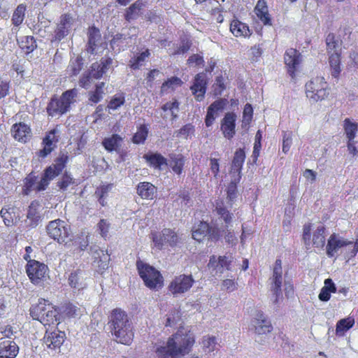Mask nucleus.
<instances>
[{"mask_svg":"<svg viewBox=\"0 0 358 358\" xmlns=\"http://www.w3.org/2000/svg\"><path fill=\"white\" fill-rule=\"evenodd\" d=\"M112 59L110 57L102 58L99 62L93 63L88 73L92 78L99 79L106 73L112 64Z\"/></svg>","mask_w":358,"mask_h":358,"instance_id":"obj_21","label":"nucleus"},{"mask_svg":"<svg viewBox=\"0 0 358 358\" xmlns=\"http://www.w3.org/2000/svg\"><path fill=\"white\" fill-rule=\"evenodd\" d=\"M237 116L233 112L227 113L221 120L220 129L224 136L230 140L236 134V122Z\"/></svg>","mask_w":358,"mask_h":358,"instance_id":"obj_20","label":"nucleus"},{"mask_svg":"<svg viewBox=\"0 0 358 358\" xmlns=\"http://www.w3.org/2000/svg\"><path fill=\"white\" fill-rule=\"evenodd\" d=\"M271 285V291L273 294V303H278L279 300L282 299V284L283 281L282 278V262L280 259L275 260L272 276L269 278Z\"/></svg>","mask_w":358,"mask_h":358,"instance_id":"obj_9","label":"nucleus"},{"mask_svg":"<svg viewBox=\"0 0 358 358\" xmlns=\"http://www.w3.org/2000/svg\"><path fill=\"white\" fill-rule=\"evenodd\" d=\"M47 271L48 266L36 260L28 261L26 266L27 275L31 282L35 285H38L41 282L45 276Z\"/></svg>","mask_w":358,"mask_h":358,"instance_id":"obj_12","label":"nucleus"},{"mask_svg":"<svg viewBox=\"0 0 358 358\" xmlns=\"http://www.w3.org/2000/svg\"><path fill=\"white\" fill-rule=\"evenodd\" d=\"M3 223L7 227L13 226L17 221V217L13 207H3L0 211Z\"/></svg>","mask_w":358,"mask_h":358,"instance_id":"obj_36","label":"nucleus"},{"mask_svg":"<svg viewBox=\"0 0 358 358\" xmlns=\"http://www.w3.org/2000/svg\"><path fill=\"white\" fill-rule=\"evenodd\" d=\"M68 161V152L62 151L55 163L45 169L39 180L34 172L29 173L23 180L22 194L28 196L33 191L39 192L45 190L50 182L62 172Z\"/></svg>","mask_w":358,"mask_h":358,"instance_id":"obj_1","label":"nucleus"},{"mask_svg":"<svg viewBox=\"0 0 358 358\" xmlns=\"http://www.w3.org/2000/svg\"><path fill=\"white\" fill-rule=\"evenodd\" d=\"M83 67V63L80 59L77 58L69 64L68 69L71 76H76L79 73Z\"/></svg>","mask_w":358,"mask_h":358,"instance_id":"obj_61","label":"nucleus"},{"mask_svg":"<svg viewBox=\"0 0 358 358\" xmlns=\"http://www.w3.org/2000/svg\"><path fill=\"white\" fill-rule=\"evenodd\" d=\"M209 230V224L206 222H201L197 226L192 229V238L200 242L207 236Z\"/></svg>","mask_w":358,"mask_h":358,"instance_id":"obj_42","label":"nucleus"},{"mask_svg":"<svg viewBox=\"0 0 358 358\" xmlns=\"http://www.w3.org/2000/svg\"><path fill=\"white\" fill-rule=\"evenodd\" d=\"M123 141V138L119 134H113L109 137L105 138L102 141L104 148L108 152L117 151Z\"/></svg>","mask_w":358,"mask_h":358,"instance_id":"obj_33","label":"nucleus"},{"mask_svg":"<svg viewBox=\"0 0 358 358\" xmlns=\"http://www.w3.org/2000/svg\"><path fill=\"white\" fill-rule=\"evenodd\" d=\"M11 131L15 139L25 143L28 140L30 128L24 123H18L13 125Z\"/></svg>","mask_w":358,"mask_h":358,"instance_id":"obj_26","label":"nucleus"},{"mask_svg":"<svg viewBox=\"0 0 358 358\" xmlns=\"http://www.w3.org/2000/svg\"><path fill=\"white\" fill-rule=\"evenodd\" d=\"M272 329L270 320L262 312L257 311L255 317L250 322L249 330L254 331L256 334L264 335L270 333Z\"/></svg>","mask_w":358,"mask_h":358,"instance_id":"obj_13","label":"nucleus"},{"mask_svg":"<svg viewBox=\"0 0 358 358\" xmlns=\"http://www.w3.org/2000/svg\"><path fill=\"white\" fill-rule=\"evenodd\" d=\"M77 95L78 90L73 88L65 91L59 97H52L46 108L48 115L61 116L69 111L71 105L74 103Z\"/></svg>","mask_w":358,"mask_h":358,"instance_id":"obj_5","label":"nucleus"},{"mask_svg":"<svg viewBox=\"0 0 358 358\" xmlns=\"http://www.w3.org/2000/svg\"><path fill=\"white\" fill-rule=\"evenodd\" d=\"M30 315L44 326L57 325L60 320L59 310L44 299H38V303L31 307Z\"/></svg>","mask_w":358,"mask_h":358,"instance_id":"obj_4","label":"nucleus"},{"mask_svg":"<svg viewBox=\"0 0 358 358\" xmlns=\"http://www.w3.org/2000/svg\"><path fill=\"white\" fill-rule=\"evenodd\" d=\"M230 31L236 37H247L250 35L248 26L238 20H233L231 21L230 24Z\"/></svg>","mask_w":358,"mask_h":358,"instance_id":"obj_30","label":"nucleus"},{"mask_svg":"<svg viewBox=\"0 0 358 358\" xmlns=\"http://www.w3.org/2000/svg\"><path fill=\"white\" fill-rule=\"evenodd\" d=\"M136 193L143 199L152 200L157 194V187L149 182H141L136 186Z\"/></svg>","mask_w":358,"mask_h":358,"instance_id":"obj_24","label":"nucleus"},{"mask_svg":"<svg viewBox=\"0 0 358 358\" xmlns=\"http://www.w3.org/2000/svg\"><path fill=\"white\" fill-rule=\"evenodd\" d=\"M203 350L206 353H210L217 349V341L215 336H204L202 341Z\"/></svg>","mask_w":358,"mask_h":358,"instance_id":"obj_50","label":"nucleus"},{"mask_svg":"<svg viewBox=\"0 0 358 358\" xmlns=\"http://www.w3.org/2000/svg\"><path fill=\"white\" fill-rule=\"evenodd\" d=\"M245 159V153L243 149L239 148L234 153V157L231 164L232 177H237V180L241 178V170Z\"/></svg>","mask_w":358,"mask_h":358,"instance_id":"obj_23","label":"nucleus"},{"mask_svg":"<svg viewBox=\"0 0 358 358\" xmlns=\"http://www.w3.org/2000/svg\"><path fill=\"white\" fill-rule=\"evenodd\" d=\"M301 61L302 56L297 50L294 48H289L286 50L284 55V62L287 69V73L292 79H294L296 76V71H297Z\"/></svg>","mask_w":358,"mask_h":358,"instance_id":"obj_14","label":"nucleus"},{"mask_svg":"<svg viewBox=\"0 0 358 358\" xmlns=\"http://www.w3.org/2000/svg\"><path fill=\"white\" fill-rule=\"evenodd\" d=\"M255 11L264 25H271V19L268 13L266 2L264 0H259L255 8Z\"/></svg>","mask_w":358,"mask_h":358,"instance_id":"obj_27","label":"nucleus"},{"mask_svg":"<svg viewBox=\"0 0 358 358\" xmlns=\"http://www.w3.org/2000/svg\"><path fill=\"white\" fill-rule=\"evenodd\" d=\"M325 228L320 226L313 233V244L318 248H323L325 245Z\"/></svg>","mask_w":358,"mask_h":358,"instance_id":"obj_45","label":"nucleus"},{"mask_svg":"<svg viewBox=\"0 0 358 358\" xmlns=\"http://www.w3.org/2000/svg\"><path fill=\"white\" fill-rule=\"evenodd\" d=\"M213 87L215 94L221 95L222 92L225 89L224 78L222 76L216 78Z\"/></svg>","mask_w":358,"mask_h":358,"instance_id":"obj_63","label":"nucleus"},{"mask_svg":"<svg viewBox=\"0 0 358 358\" xmlns=\"http://www.w3.org/2000/svg\"><path fill=\"white\" fill-rule=\"evenodd\" d=\"M131 37L122 34H115L110 41V47L115 53H119L121 50L129 47L131 41Z\"/></svg>","mask_w":358,"mask_h":358,"instance_id":"obj_25","label":"nucleus"},{"mask_svg":"<svg viewBox=\"0 0 358 358\" xmlns=\"http://www.w3.org/2000/svg\"><path fill=\"white\" fill-rule=\"evenodd\" d=\"M73 21V17L71 15H62L55 30V34L52 41H60L66 37L69 34Z\"/></svg>","mask_w":358,"mask_h":358,"instance_id":"obj_18","label":"nucleus"},{"mask_svg":"<svg viewBox=\"0 0 358 358\" xmlns=\"http://www.w3.org/2000/svg\"><path fill=\"white\" fill-rule=\"evenodd\" d=\"M20 347L13 340L0 341V358H16Z\"/></svg>","mask_w":358,"mask_h":358,"instance_id":"obj_22","label":"nucleus"},{"mask_svg":"<svg viewBox=\"0 0 358 358\" xmlns=\"http://www.w3.org/2000/svg\"><path fill=\"white\" fill-rule=\"evenodd\" d=\"M38 207V204L35 201H32L30 206H29L27 217L29 220V226L31 227H36L41 219Z\"/></svg>","mask_w":358,"mask_h":358,"instance_id":"obj_38","label":"nucleus"},{"mask_svg":"<svg viewBox=\"0 0 358 358\" xmlns=\"http://www.w3.org/2000/svg\"><path fill=\"white\" fill-rule=\"evenodd\" d=\"M191 46L192 42L187 38H183L181 39L180 44L177 45L172 55H184L188 52Z\"/></svg>","mask_w":358,"mask_h":358,"instance_id":"obj_56","label":"nucleus"},{"mask_svg":"<svg viewBox=\"0 0 358 358\" xmlns=\"http://www.w3.org/2000/svg\"><path fill=\"white\" fill-rule=\"evenodd\" d=\"M104 83H100L96 85L94 91L90 93L89 100L94 103H99L103 99Z\"/></svg>","mask_w":358,"mask_h":358,"instance_id":"obj_54","label":"nucleus"},{"mask_svg":"<svg viewBox=\"0 0 358 358\" xmlns=\"http://www.w3.org/2000/svg\"><path fill=\"white\" fill-rule=\"evenodd\" d=\"M208 266L209 268L216 269V273H222L224 269H229V261L225 256H220L217 259L215 256L210 257Z\"/></svg>","mask_w":358,"mask_h":358,"instance_id":"obj_32","label":"nucleus"},{"mask_svg":"<svg viewBox=\"0 0 358 358\" xmlns=\"http://www.w3.org/2000/svg\"><path fill=\"white\" fill-rule=\"evenodd\" d=\"M306 96L312 101L324 99L329 94L327 83L323 77H316L306 85Z\"/></svg>","mask_w":358,"mask_h":358,"instance_id":"obj_7","label":"nucleus"},{"mask_svg":"<svg viewBox=\"0 0 358 358\" xmlns=\"http://www.w3.org/2000/svg\"><path fill=\"white\" fill-rule=\"evenodd\" d=\"M181 320V314L180 312L178 310H173L171 312L169 315L166 319V327H173L178 324Z\"/></svg>","mask_w":358,"mask_h":358,"instance_id":"obj_58","label":"nucleus"},{"mask_svg":"<svg viewBox=\"0 0 358 358\" xmlns=\"http://www.w3.org/2000/svg\"><path fill=\"white\" fill-rule=\"evenodd\" d=\"M26 10L27 6L23 3L19 4L14 10L11 17V22L12 24L15 27H17L22 24L24 20Z\"/></svg>","mask_w":358,"mask_h":358,"instance_id":"obj_39","label":"nucleus"},{"mask_svg":"<svg viewBox=\"0 0 358 358\" xmlns=\"http://www.w3.org/2000/svg\"><path fill=\"white\" fill-rule=\"evenodd\" d=\"M336 292V287L331 278L324 280V285L319 294V299L322 301H328L331 297V293Z\"/></svg>","mask_w":358,"mask_h":358,"instance_id":"obj_34","label":"nucleus"},{"mask_svg":"<svg viewBox=\"0 0 358 358\" xmlns=\"http://www.w3.org/2000/svg\"><path fill=\"white\" fill-rule=\"evenodd\" d=\"M46 229L49 236L59 243H66L71 232L70 226L59 219L50 222Z\"/></svg>","mask_w":358,"mask_h":358,"instance_id":"obj_8","label":"nucleus"},{"mask_svg":"<svg viewBox=\"0 0 358 358\" xmlns=\"http://www.w3.org/2000/svg\"><path fill=\"white\" fill-rule=\"evenodd\" d=\"M195 342L194 335L182 327L169 338L164 346L158 347L156 353L158 358H177L187 354Z\"/></svg>","mask_w":358,"mask_h":358,"instance_id":"obj_2","label":"nucleus"},{"mask_svg":"<svg viewBox=\"0 0 358 358\" xmlns=\"http://www.w3.org/2000/svg\"><path fill=\"white\" fill-rule=\"evenodd\" d=\"M57 134L58 130L56 129H53L46 133L42 141L43 148L36 152L39 157L45 158L57 148V143L59 142V138Z\"/></svg>","mask_w":358,"mask_h":358,"instance_id":"obj_15","label":"nucleus"},{"mask_svg":"<svg viewBox=\"0 0 358 358\" xmlns=\"http://www.w3.org/2000/svg\"><path fill=\"white\" fill-rule=\"evenodd\" d=\"M20 47L27 53L32 52L36 48V40L34 36H27L23 37L19 41Z\"/></svg>","mask_w":358,"mask_h":358,"instance_id":"obj_47","label":"nucleus"},{"mask_svg":"<svg viewBox=\"0 0 358 358\" xmlns=\"http://www.w3.org/2000/svg\"><path fill=\"white\" fill-rule=\"evenodd\" d=\"M207 84V77L204 73H199L195 76L190 90L197 101H201L203 99Z\"/></svg>","mask_w":358,"mask_h":358,"instance_id":"obj_17","label":"nucleus"},{"mask_svg":"<svg viewBox=\"0 0 358 358\" xmlns=\"http://www.w3.org/2000/svg\"><path fill=\"white\" fill-rule=\"evenodd\" d=\"M194 127L192 124H187L177 132V136H182L185 138H187L194 134Z\"/></svg>","mask_w":358,"mask_h":358,"instance_id":"obj_60","label":"nucleus"},{"mask_svg":"<svg viewBox=\"0 0 358 358\" xmlns=\"http://www.w3.org/2000/svg\"><path fill=\"white\" fill-rule=\"evenodd\" d=\"M136 266L141 278L148 287L155 289L162 285V276L154 267L141 261H138Z\"/></svg>","mask_w":358,"mask_h":358,"instance_id":"obj_6","label":"nucleus"},{"mask_svg":"<svg viewBox=\"0 0 358 358\" xmlns=\"http://www.w3.org/2000/svg\"><path fill=\"white\" fill-rule=\"evenodd\" d=\"M66 338L65 333L59 330H46L43 337V343L47 348L55 350L59 348L64 343Z\"/></svg>","mask_w":358,"mask_h":358,"instance_id":"obj_19","label":"nucleus"},{"mask_svg":"<svg viewBox=\"0 0 358 358\" xmlns=\"http://www.w3.org/2000/svg\"><path fill=\"white\" fill-rule=\"evenodd\" d=\"M233 178L227 189V199L231 202L234 201L237 197V184L240 181L237 180V177L234 176Z\"/></svg>","mask_w":358,"mask_h":358,"instance_id":"obj_55","label":"nucleus"},{"mask_svg":"<svg viewBox=\"0 0 358 358\" xmlns=\"http://www.w3.org/2000/svg\"><path fill=\"white\" fill-rule=\"evenodd\" d=\"M253 115V108L252 106L250 103L245 104L244 109H243V124H248L252 118Z\"/></svg>","mask_w":358,"mask_h":358,"instance_id":"obj_59","label":"nucleus"},{"mask_svg":"<svg viewBox=\"0 0 358 358\" xmlns=\"http://www.w3.org/2000/svg\"><path fill=\"white\" fill-rule=\"evenodd\" d=\"M69 284L74 289L78 290L82 289L85 285L83 280V272L80 270L72 271L69 276Z\"/></svg>","mask_w":358,"mask_h":358,"instance_id":"obj_37","label":"nucleus"},{"mask_svg":"<svg viewBox=\"0 0 358 358\" xmlns=\"http://www.w3.org/2000/svg\"><path fill=\"white\" fill-rule=\"evenodd\" d=\"M112 334L116 341L124 345H129L133 340L131 323L127 313L121 309H115L111 313L109 321Z\"/></svg>","mask_w":358,"mask_h":358,"instance_id":"obj_3","label":"nucleus"},{"mask_svg":"<svg viewBox=\"0 0 358 358\" xmlns=\"http://www.w3.org/2000/svg\"><path fill=\"white\" fill-rule=\"evenodd\" d=\"M292 143V138L291 132H285L283 134V140H282V152L284 153H287L290 149V147Z\"/></svg>","mask_w":358,"mask_h":358,"instance_id":"obj_62","label":"nucleus"},{"mask_svg":"<svg viewBox=\"0 0 358 358\" xmlns=\"http://www.w3.org/2000/svg\"><path fill=\"white\" fill-rule=\"evenodd\" d=\"M344 129L347 138L350 141L354 140L357 131V124L347 118L344 121Z\"/></svg>","mask_w":358,"mask_h":358,"instance_id":"obj_52","label":"nucleus"},{"mask_svg":"<svg viewBox=\"0 0 358 358\" xmlns=\"http://www.w3.org/2000/svg\"><path fill=\"white\" fill-rule=\"evenodd\" d=\"M101 36L99 29L92 27L88 31L87 51L91 54L95 52L96 48L101 43Z\"/></svg>","mask_w":358,"mask_h":358,"instance_id":"obj_28","label":"nucleus"},{"mask_svg":"<svg viewBox=\"0 0 358 358\" xmlns=\"http://www.w3.org/2000/svg\"><path fill=\"white\" fill-rule=\"evenodd\" d=\"M215 210L217 213L223 219L227 224L231 223L232 220L233 214L231 213L224 206L222 202L216 203Z\"/></svg>","mask_w":358,"mask_h":358,"instance_id":"obj_53","label":"nucleus"},{"mask_svg":"<svg viewBox=\"0 0 358 358\" xmlns=\"http://www.w3.org/2000/svg\"><path fill=\"white\" fill-rule=\"evenodd\" d=\"M144 6L145 5L142 0L136 1L126 10L124 14L125 20L128 22L136 20L141 15Z\"/></svg>","mask_w":358,"mask_h":358,"instance_id":"obj_29","label":"nucleus"},{"mask_svg":"<svg viewBox=\"0 0 358 358\" xmlns=\"http://www.w3.org/2000/svg\"><path fill=\"white\" fill-rule=\"evenodd\" d=\"M150 55V50L146 49L145 51L137 53L129 61V66L134 70L138 69L144 64L145 59Z\"/></svg>","mask_w":358,"mask_h":358,"instance_id":"obj_40","label":"nucleus"},{"mask_svg":"<svg viewBox=\"0 0 358 358\" xmlns=\"http://www.w3.org/2000/svg\"><path fill=\"white\" fill-rule=\"evenodd\" d=\"M354 319L348 317L339 320L336 324V332L338 336H342L343 333L350 329L354 324Z\"/></svg>","mask_w":358,"mask_h":358,"instance_id":"obj_51","label":"nucleus"},{"mask_svg":"<svg viewBox=\"0 0 358 358\" xmlns=\"http://www.w3.org/2000/svg\"><path fill=\"white\" fill-rule=\"evenodd\" d=\"M152 239L155 246L162 250L163 246L167 245L170 247H176L180 241L179 236L171 229H164L160 233H152Z\"/></svg>","mask_w":358,"mask_h":358,"instance_id":"obj_10","label":"nucleus"},{"mask_svg":"<svg viewBox=\"0 0 358 358\" xmlns=\"http://www.w3.org/2000/svg\"><path fill=\"white\" fill-rule=\"evenodd\" d=\"M182 84V81L180 78L176 76L171 77L163 83L161 87V92L164 94L173 91L176 87L181 86Z\"/></svg>","mask_w":358,"mask_h":358,"instance_id":"obj_44","label":"nucleus"},{"mask_svg":"<svg viewBox=\"0 0 358 358\" xmlns=\"http://www.w3.org/2000/svg\"><path fill=\"white\" fill-rule=\"evenodd\" d=\"M340 62V55L336 51L329 56V65L331 75L334 78H337L341 72Z\"/></svg>","mask_w":358,"mask_h":358,"instance_id":"obj_48","label":"nucleus"},{"mask_svg":"<svg viewBox=\"0 0 358 358\" xmlns=\"http://www.w3.org/2000/svg\"><path fill=\"white\" fill-rule=\"evenodd\" d=\"M125 98L123 94H117L113 96L108 104V108L116 110L124 103Z\"/></svg>","mask_w":358,"mask_h":358,"instance_id":"obj_57","label":"nucleus"},{"mask_svg":"<svg viewBox=\"0 0 358 358\" xmlns=\"http://www.w3.org/2000/svg\"><path fill=\"white\" fill-rule=\"evenodd\" d=\"M75 180L72 176L65 172L62 178L57 181V186L59 188L62 192H66L71 185H74Z\"/></svg>","mask_w":358,"mask_h":358,"instance_id":"obj_49","label":"nucleus"},{"mask_svg":"<svg viewBox=\"0 0 358 358\" xmlns=\"http://www.w3.org/2000/svg\"><path fill=\"white\" fill-rule=\"evenodd\" d=\"M170 166L173 171L180 175L182 172L183 166L185 165V159L181 155H172L170 156Z\"/></svg>","mask_w":358,"mask_h":358,"instance_id":"obj_41","label":"nucleus"},{"mask_svg":"<svg viewBox=\"0 0 358 358\" xmlns=\"http://www.w3.org/2000/svg\"><path fill=\"white\" fill-rule=\"evenodd\" d=\"M194 283L192 275L180 274L176 276L171 282L169 289L174 296L188 292Z\"/></svg>","mask_w":358,"mask_h":358,"instance_id":"obj_11","label":"nucleus"},{"mask_svg":"<svg viewBox=\"0 0 358 358\" xmlns=\"http://www.w3.org/2000/svg\"><path fill=\"white\" fill-rule=\"evenodd\" d=\"M149 129L146 124H141L137 128L136 132L133 135L132 142L134 144H143L146 141Z\"/></svg>","mask_w":358,"mask_h":358,"instance_id":"obj_43","label":"nucleus"},{"mask_svg":"<svg viewBox=\"0 0 358 358\" xmlns=\"http://www.w3.org/2000/svg\"><path fill=\"white\" fill-rule=\"evenodd\" d=\"M143 158L148 163L150 166L161 170L163 165H167V159L159 153H148L144 155Z\"/></svg>","mask_w":358,"mask_h":358,"instance_id":"obj_31","label":"nucleus"},{"mask_svg":"<svg viewBox=\"0 0 358 358\" xmlns=\"http://www.w3.org/2000/svg\"><path fill=\"white\" fill-rule=\"evenodd\" d=\"M110 227V223L104 219H102L98 223V229L102 237L106 238L108 235Z\"/></svg>","mask_w":358,"mask_h":358,"instance_id":"obj_64","label":"nucleus"},{"mask_svg":"<svg viewBox=\"0 0 358 358\" xmlns=\"http://www.w3.org/2000/svg\"><path fill=\"white\" fill-rule=\"evenodd\" d=\"M352 244V241H348L334 233L330 236L326 245L327 255L329 257H334L340 249Z\"/></svg>","mask_w":358,"mask_h":358,"instance_id":"obj_16","label":"nucleus"},{"mask_svg":"<svg viewBox=\"0 0 358 358\" xmlns=\"http://www.w3.org/2000/svg\"><path fill=\"white\" fill-rule=\"evenodd\" d=\"M113 187V184H107L101 185L96 189L95 194L97 196L98 201L102 206H106V199L108 196V193L112 190Z\"/></svg>","mask_w":358,"mask_h":358,"instance_id":"obj_46","label":"nucleus"},{"mask_svg":"<svg viewBox=\"0 0 358 358\" xmlns=\"http://www.w3.org/2000/svg\"><path fill=\"white\" fill-rule=\"evenodd\" d=\"M94 257L96 259H99L98 266L100 269L106 270L108 267L110 262V255L108 254L107 250H101L99 248L94 249Z\"/></svg>","mask_w":358,"mask_h":358,"instance_id":"obj_35","label":"nucleus"}]
</instances>
